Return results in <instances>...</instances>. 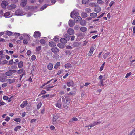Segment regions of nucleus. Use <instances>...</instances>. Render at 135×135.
I'll return each mask as SVG.
<instances>
[{"mask_svg": "<svg viewBox=\"0 0 135 135\" xmlns=\"http://www.w3.org/2000/svg\"><path fill=\"white\" fill-rule=\"evenodd\" d=\"M69 26L70 27H73L75 25V22L73 20L70 19L69 21Z\"/></svg>", "mask_w": 135, "mask_h": 135, "instance_id": "9b49d317", "label": "nucleus"}, {"mask_svg": "<svg viewBox=\"0 0 135 135\" xmlns=\"http://www.w3.org/2000/svg\"><path fill=\"white\" fill-rule=\"evenodd\" d=\"M31 53V51L30 50H28L27 52V54L28 55H30Z\"/></svg>", "mask_w": 135, "mask_h": 135, "instance_id": "774afa93", "label": "nucleus"}, {"mask_svg": "<svg viewBox=\"0 0 135 135\" xmlns=\"http://www.w3.org/2000/svg\"><path fill=\"white\" fill-rule=\"evenodd\" d=\"M60 42L63 44L66 43L67 42V39H66L64 38H62L60 40Z\"/></svg>", "mask_w": 135, "mask_h": 135, "instance_id": "b1692460", "label": "nucleus"}, {"mask_svg": "<svg viewBox=\"0 0 135 135\" xmlns=\"http://www.w3.org/2000/svg\"><path fill=\"white\" fill-rule=\"evenodd\" d=\"M59 117V114H54L53 119L52 123L53 124H55L57 122L56 120Z\"/></svg>", "mask_w": 135, "mask_h": 135, "instance_id": "f257e3e1", "label": "nucleus"}, {"mask_svg": "<svg viewBox=\"0 0 135 135\" xmlns=\"http://www.w3.org/2000/svg\"><path fill=\"white\" fill-rule=\"evenodd\" d=\"M80 30L83 32H85L87 30V28L85 27H82L80 28Z\"/></svg>", "mask_w": 135, "mask_h": 135, "instance_id": "2f4dec72", "label": "nucleus"}, {"mask_svg": "<svg viewBox=\"0 0 135 135\" xmlns=\"http://www.w3.org/2000/svg\"><path fill=\"white\" fill-rule=\"evenodd\" d=\"M65 52L66 54H70L72 53V51L71 50H67Z\"/></svg>", "mask_w": 135, "mask_h": 135, "instance_id": "79ce46f5", "label": "nucleus"}, {"mask_svg": "<svg viewBox=\"0 0 135 135\" xmlns=\"http://www.w3.org/2000/svg\"><path fill=\"white\" fill-rule=\"evenodd\" d=\"M48 6V4H46L42 6L40 8V9L43 10L46 8Z\"/></svg>", "mask_w": 135, "mask_h": 135, "instance_id": "72a5a7b5", "label": "nucleus"}, {"mask_svg": "<svg viewBox=\"0 0 135 135\" xmlns=\"http://www.w3.org/2000/svg\"><path fill=\"white\" fill-rule=\"evenodd\" d=\"M16 6L15 4H11L8 6L7 7V8L9 10H11L16 8Z\"/></svg>", "mask_w": 135, "mask_h": 135, "instance_id": "4468645a", "label": "nucleus"}, {"mask_svg": "<svg viewBox=\"0 0 135 135\" xmlns=\"http://www.w3.org/2000/svg\"><path fill=\"white\" fill-rule=\"evenodd\" d=\"M90 16L92 18H95L97 16V13H91L90 14Z\"/></svg>", "mask_w": 135, "mask_h": 135, "instance_id": "7c9ffc66", "label": "nucleus"}, {"mask_svg": "<svg viewBox=\"0 0 135 135\" xmlns=\"http://www.w3.org/2000/svg\"><path fill=\"white\" fill-rule=\"evenodd\" d=\"M36 56L34 55H33L31 57V60L32 61H33L36 59Z\"/></svg>", "mask_w": 135, "mask_h": 135, "instance_id": "5fc2aeb1", "label": "nucleus"}, {"mask_svg": "<svg viewBox=\"0 0 135 135\" xmlns=\"http://www.w3.org/2000/svg\"><path fill=\"white\" fill-rule=\"evenodd\" d=\"M76 92L75 91H71L68 94L69 95H74L76 94Z\"/></svg>", "mask_w": 135, "mask_h": 135, "instance_id": "4c0bfd02", "label": "nucleus"}, {"mask_svg": "<svg viewBox=\"0 0 135 135\" xmlns=\"http://www.w3.org/2000/svg\"><path fill=\"white\" fill-rule=\"evenodd\" d=\"M15 79H8L7 80V81H8L9 84H10L13 83L15 82Z\"/></svg>", "mask_w": 135, "mask_h": 135, "instance_id": "c85d7f7f", "label": "nucleus"}, {"mask_svg": "<svg viewBox=\"0 0 135 135\" xmlns=\"http://www.w3.org/2000/svg\"><path fill=\"white\" fill-rule=\"evenodd\" d=\"M15 13L16 15H21L23 13L22 9H18L15 12Z\"/></svg>", "mask_w": 135, "mask_h": 135, "instance_id": "7ed1b4c3", "label": "nucleus"}, {"mask_svg": "<svg viewBox=\"0 0 135 135\" xmlns=\"http://www.w3.org/2000/svg\"><path fill=\"white\" fill-rule=\"evenodd\" d=\"M80 44L78 42H75L72 45V46L74 47H78L80 45Z\"/></svg>", "mask_w": 135, "mask_h": 135, "instance_id": "c756f323", "label": "nucleus"}, {"mask_svg": "<svg viewBox=\"0 0 135 135\" xmlns=\"http://www.w3.org/2000/svg\"><path fill=\"white\" fill-rule=\"evenodd\" d=\"M10 15V13L9 12H7L4 14V16L6 17L9 16Z\"/></svg>", "mask_w": 135, "mask_h": 135, "instance_id": "603ef678", "label": "nucleus"}, {"mask_svg": "<svg viewBox=\"0 0 135 135\" xmlns=\"http://www.w3.org/2000/svg\"><path fill=\"white\" fill-rule=\"evenodd\" d=\"M82 20V18L80 16H77L75 18V22L76 23L79 22Z\"/></svg>", "mask_w": 135, "mask_h": 135, "instance_id": "9d476101", "label": "nucleus"}, {"mask_svg": "<svg viewBox=\"0 0 135 135\" xmlns=\"http://www.w3.org/2000/svg\"><path fill=\"white\" fill-rule=\"evenodd\" d=\"M67 85L69 87L71 86H74V84L73 81L71 80H70L67 83Z\"/></svg>", "mask_w": 135, "mask_h": 135, "instance_id": "f8f14e48", "label": "nucleus"}, {"mask_svg": "<svg viewBox=\"0 0 135 135\" xmlns=\"http://www.w3.org/2000/svg\"><path fill=\"white\" fill-rule=\"evenodd\" d=\"M56 106L57 107L59 108H60L61 107V104L59 103H57V104H56Z\"/></svg>", "mask_w": 135, "mask_h": 135, "instance_id": "13d9d810", "label": "nucleus"}, {"mask_svg": "<svg viewBox=\"0 0 135 135\" xmlns=\"http://www.w3.org/2000/svg\"><path fill=\"white\" fill-rule=\"evenodd\" d=\"M40 42L41 44H43L45 43V41L44 40L41 39L40 40Z\"/></svg>", "mask_w": 135, "mask_h": 135, "instance_id": "8fccbe9b", "label": "nucleus"}, {"mask_svg": "<svg viewBox=\"0 0 135 135\" xmlns=\"http://www.w3.org/2000/svg\"><path fill=\"white\" fill-rule=\"evenodd\" d=\"M81 16L83 18H85L87 17V14L85 12H83L81 13Z\"/></svg>", "mask_w": 135, "mask_h": 135, "instance_id": "6ab92c4d", "label": "nucleus"}, {"mask_svg": "<svg viewBox=\"0 0 135 135\" xmlns=\"http://www.w3.org/2000/svg\"><path fill=\"white\" fill-rule=\"evenodd\" d=\"M80 22V24L82 26H85L86 25V21L84 20H81Z\"/></svg>", "mask_w": 135, "mask_h": 135, "instance_id": "412c9836", "label": "nucleus"}, {"mask_svg": "<svg viewBox=\"0 0 135 135\" xmlns=\"http://www.w3.org/2000/svg\"><path fill=\"white\" fill-rule=\"evenodd\" d=\"M64 37L68 40H69L71 37L70 35L68 33H64Z\"/></svg>", "mask_w": 135, "mask_h": 135, "instance_id": "4be33fe9", "label": "nucleus"}, {"mask_svg": "<svg viewBox=\"0 0 135 135\" xmlns=\"http://www.w3.org/2000/svg\"><path fill=\"white\" fill-rule=\"evenodd\" d=\"M65 67L66 68L68 69L69 68H71L72 66L69 63H67L65 65Z\"/></svg>", "mask_w": 135, "mask_h": 135, "instance_id": "bb28decb", "label": "nucleus"}, {"mask_svg": "<svg viewBox=\"0 0 135 135\" xmlns=\"http://www.w3.org/2000/svg\"><path fill=\"white\" fill-rule=\"evenodd\" d=\"M52 52L55 54H56L59 51V49L57 47L53 48L51 49Z\"/></svg>", "mask_w": 135, "mask_h": 135, "instance_id": "f3484780", "label": "nucleus"}, {"mask_svg": "<svg viewBox=\"0 0 135 135\" xmlns=\"http://www.w3.org/2000/svg\"><path fill=\"white\" fill-rule=\"evenodd\" d=\"M79 28V26L78 25H76L74 27V28L76 30H78Z\"/></svg>", "mask_w": 135, "mask_h": 135, "instance_id": "680f3d73", "label": "nucleus"}, {"mask_svg": "<svg viewBox=\"0 0 135 135\" xmlns=\"http://www.w3.org/2000/svg\"><path fill=\"white\" fill-rule=\"evenodd\" d=\"M97 125V123H96V122L95 121L94 122H93L91 124L89 125L88 126H85V127H93L95 125Z\"/></svg>", "mask_w": 135, "mask_h": 135, "instance_id": "5701e85b", "label": "nucleus"}, {"mask_svg": "<svg viewBox=\"0 0 135 135\" xmlns=\"http://www.w3.org/2000/svg\"><path fill=\"white\" fill-rule=\"evenodd\" d=\"M89 0H83L82 3L83 4H85L88 2Z\"/></svg>", "mask_w": 135, "mask_h": 135, "instance_id": "37998d69", "label": "nucleus"}, {"mask_svg": "<svg viewBox=\"0 0 135 135\" xmlns=\"http://www.w3.org/2000/svg\"><path fill=\"white\" fill-rule=\"evenodd\" d=\"M67 32L70 35H72L74 33V31L72 28H69L68 29Z\"/></svg>", "mask_w": 135, "mask_h": 135, "instance_id": "ddd939ff", "label": "nucleus"}, {"mask_svg": "<svg viewBox=\"0 0 135 135\" xmlns=\"http://www.w3.org/2000/svg\"><path fill=\"white\" fill-rule=\"evenodd\" d=\"M53 67V65L51 63H50L47 66L48 69L50 70H51L52 69Z\"/></svg>", "mask_w": 135, "mask_h": 135, "instance_id": "a878e982", "label": "nucleus"}, {"mask_svg": "<svg viewBox=\"0 0 135 135\" xmlns=\"http://www.w3.org/2000/svg\"><path fill=\"white\" fill-rule=\"evenodd\" d=\"M23 43L24 44H27L28 43L27 40L25 39H24L23 40Z\"/></svg>", "mask_w": 135, "mask_h": 135, "instance_id": "bf43d9fd", "label": "nucleus"}, {"mask_svg": "<svg viewBox=\"0 0 135 135\" xmlns=\"http://www.w3.org/2000/svg\"><path fill=\"white\" fill-rule=\"evenodd\" d=\"M85 11L88 13H89L91 12V9L89 8H86L85 9Z\"/></svg>", "mask_w": 135, "mask_h": 135, "instance_id": "ea45409f", "label": "nucleus"}, {"mask_svg": "<svg viewBox=\"0 0 135 135\" xmlns=\"http://www.w3.org/2000/svg\"><path fill=\"white\" fill-rule=\"evenodd\" d=\"M79 13L75 11H73L71 13L70 15L71 17L72 18H74L75 16H78Z\"/></svg>", "mask_w": 135, "mask_h": 135, "instance_id": "20e7f679", "label": "nucleus"}, {"mask_svg": "<svg viewBox=\"0 0 135 135\" xmlns=\"http://www.w3.org/2000/svg\"><path fill=\"white\" fill-rule=\"evenodd\" d=\"M49 45L50 46L52 47H55L56 46V44L54 42H49Z\"/></svg>", "mask_w": 135, "mask_h": 135, "instance_id": "aec40b11", "label": "nucleus"}, {"mask_svg": "<svg viewBox=\"0 0 135 135\" xmlns=\"http://www.w3.org/2000/svg\"><path fill=\"white\" fill-rule=\"evenodd\" d=\"M114 3V2L113 1H111L109 4V6L111 7Z\"/></svg>", "mask_w": 135, "mask_h": 135, "instance_id": "338daca9", "label": "nucleus"}, {"mask_svg": "<svg viewBox=\"0 0 135 135\" xmlns=\"http://www.w3.org/2000/svg\"><path fill=\"white\" fill-rule=\"evenodd\" d=\"M105 64V62H104L103 63V64L101 66V67L100 69V71H101L103 70L104 67V64Z\"/></svg>", "mask_w": 135, "mask_h": 135, "instance_id": "09e8293b", "label": "nucleus"}, {"mask_svg": "<svg viewBox=\"0 0 135 135\" xmlns=\"http://www.w3.org/2000/svg\"><path fill=\"white\" fill-rule=\"evenodd\" d=\"M42 105V103L41 102H40L38 103V104L37 105V108L38 109H39L41 107Z\"/></svg>", "mask_w": 135, "mask_h": 135, "instance_id": "49530a36", "label": "nucleus"}, {"mask_svg": "<svg viewBox=\"0 0 135 135\" xmlns=\"http://www.w3.org/2000/svg\"><path fill=\"white\" fill-rule=\"evenodd\" d=\"M14 120L16 121L19 122L21 120V119L20 118H17L14 119H13Z\"/></svg>", "mask_w": 135, "mask_h": 135, "instance_id": "a18cd8bd", "label": "nucleus"}, {"mask_svg": "<svg viewBox=\"0 0 135 135\" xmlns=\"http://www.w3.org/2000/svg\"><path fill=\"white\" fill-rule=\"evenodd\" d=\"M97 3H90V4H89V5L90 6H91V7H93L94 6H96V4H97Z\"/></svg>", "mask_w": 135, "mask_h": 135, "instance_id": "de8ad7c7", "label": "nucleus"}, {"mask_svg": "<svg viewBox=\"0 0 135 135\" xmlns=\"http://www.w3.org/2000/svg\"><path fill=\"white\" fill-rule=\"evenodd\" d=\"M7 34L9 36H10L12 34V33L9 31H6Z\"/></svg>", "mask_w": 135, "mask_h": 135, "instance_id": "a19ab883", "label": "nucleus"}, {"mask_svg": "<svg viewBox=\"0 0 135 135\" xmlns=\"http://www.w3.org/2000/svg\"><path fill=\"white\" fill-rule=\"evenodd\" d=\"M34 36L35 38H38L41 36L40 32L38 31H36L35 32Z\"/></svg>", "mask_w": 135, "mask_h": 135, "instance_id": "6e6552de", "label": "nucleus"}, {"mask_svg": "<svg viewBox=\"0 0 135 135\" xmlns=\"http://www.w3.org/2000/svg\"><path fill=\"white\" fill-rule=\"evenodd\" d=\"M95 49V45H93L91 46L90 49L89 53V54L91 55L93 54L94 50Z\"/></svg>", "mask_w": 135, "mask_h": 135, "instance_id": "0eeeda50", "label": "nucleus"}, {"mask_svg": "<svg viewBox=\"0 0 135 135\" xmlns=\"http://www.w3.org/2000/svg\"><path fill=\"white\" fill-rule=\"evenodd\" d=\"M104 80V79H101L100 80L101 84L100 85V86H103L104 85V84L103 83V80Z\"/></svg>", "mask_w": 135, "mask_h": 135, "instance_id": "864d4df0", "label": "nucleus"}, {"mask_svg": "<svg viewBox=\"0 0 135 135\" xmlns=\"http://www.w3.org/2000/svg\"><path fill=\"white\" fill-rule=\"evenodd\" d=\"M6 77V76L4 75H3V76H0V81L3 82H5Z\"/></svg>", "mask_w": 135, "mask_h": 135, "instance_id": "dca6fc26", "label": "nucleus"}, {"mask_svg": "<svg viewBox=\"0 0 135 135\" xmlns=\"http://www.w3.org/2000/svg\"><path fill=\"white\" fill-rule=\"evenodd\" d=\"M10 118L9 117L7 116L6 117V118L5 119V120L6 121L8 122L9 121Z\"/></svg>", "mask_w": 135, "mask_h": 135, "instance_id": "0e129e2a", "label": "nucleus"}, {"mask_svg": "<svg viewBox=\"0 0 135 135\" xmlns=\"http://www.w3.org/2000/svg\"><path fill=\"white\" fill-rule=\"evenodd\" d=\"M8 62V61L6 60H5L3 61L2 62V64H7Z\"/></svg>", "mask_w": 135, "mask_h": 135, "instance_id": "e2e57ef3", "label": "nucleus"}, {"mask_svg": "<svg viewBox=\"0 0 135 135\" xmlns=\"http://www.w3.org/2000/svg\"><path fill=\"white\" fill-rule=\"evenodd\" d=\"M131 74V72H129L128 73H127L126 76H125V78H128V77H129V76Z\"/></svg>", "mask_w": 135, "mask_h": 135, "instance_id": "6e6d98bb", "label": "nucleus"}, {"mask_svg": "<svg viewBox=\"0 0 135 135\" xmlns=\"http://www.w3.org/2000/svg\"><path fill=\"white\" fill-rule=\"evenodd\" d=\"M8 3L5 1H3L2 2L1 6L3 8H5L6 6L8 5Z\"/></svg>", "mask_w": 135, "mask_h": 135, "instance_id": "39448f33", "label": "nucleus"}, {"mask_svg": "<svg viewBox=\"0 0 135 135\" xmlns=\"http://www.w3.org/2000/svg\"><path fill=\"white\" fill-rule=\"evenodd\" d=\"M21 128V126H18L15 128L14 131H17L18 129Z\"/></svg>", "mask_w": 135, "mask_h": 135, "instance_id": "f704fd0d", "label": "nucleus"}, {"mask_svg": "<svg viewBox=\"0 0 135 135\" xmlns=\"http://www.w3.org/2000/svg\"><path fill=\"white\" fill-rule=\"evenodd\" d=\"M60 64L59 62H57L55 65L54 67V68L55 69H57L58 68V67L60 65Z\"/></svg>", "mask_w": 135, "mask_h": 135, "instance_id": "58836bf2", "label": "nucleus"}, {"mask_svg": "<svg viewBox=\"0 0 135 135\" xmlns=\"http://www.w3.org/2000/svg\"><path fill=\"white\" fill-rule=\"evenodd\" d=\"M54 41L56 42H58L59 41V39L58 38L57 36H55L54 38Z\"/></svg>", "mask_w": 135, "mask_h": 135, "instance_id": "c9c22d12", "label": "nucleus"}, {"mask_svg": "<svg viewBox=\"0 0 135 135\" xmlns=\"http://www.w3.org/2000/svg\"><path fill=\"white\" fill-rule=\"evenodd\" d=\"M23 62L22 61H20L18 64V66L19 68H21L23 67Z\"/></svg>", "mask_w": 135, "mask_h": 135, "instance_id": "473e14b6", "label": "nucleus"}, {"mask_svg": "<svg viewBox=\"0 0 135 135\" xmlns=\"http://www.w3.org/2000/svg\"><path fill=\"white\" fill-rule=\"evenodd\" d=\"M54 87L53 86H49L46 89V90L47 91H49L50 90V88H52Z\"/></svg>", "mask_w": 135, "mask_h": 135, "instance_id": "69168bd1", "label": "nucleus"}, {"mask_svg": "<svg viewBox=\"0 0 135 135\" xmlns=\"http://www.w3.org/2000/svg\"><path fill=\"white\" fill-rule=\"evenodd\" d=\"M101 10L100 7L98 6H96L94 8V11L97 13L101 11Z\"/></svg>", "mask_w": 135, "mask_h": 135, "instance_id": "423d86ee", "label": "nucleus"}, {"mask_svg": "<svg viewBox=\"0 0 135 135\" xmlns=\"http://www.w3.org/2000/svg\"><path fill=\"white\" fill-rule=\"evenodd\" d=\"M23 69H21L18 71L17 73L18 74H21L23 72Z\"/></svg>", "mask_w": 135, "mask_h": 135, "instance_id": "c03bdc74", "label": "nucleus"}, {"mask_svg": "<svg viewBox=\"0 0 135 135\" xmlns=\"http://www.w3.org/2000/svg\"><path fill=\"white\" fill-rule=\"evenodd\" d=\"M27 0H21V2L20 4L21 6L24 7L27 4Z\"/></svg>", "mask_w": 135, "mask_h": 135, "instance_id": "1a4fd4ad", "label": "nucleus"}, {"mask_svg": "<svg viewBox=\"0 0 135 135\" xmlns=\"http://www.w3.org/2000/svg\"><path fill=\"white\" fill-rule=\"evenodd\" d=\"M78 120V119L76 117H74L72 118L70 121L69 122L71 123H74V121Z\"/></svg>", "mask_w": 135, "mask_h": 135, "instance_id": "cd10ccee", "label": "nucleus"}, {"mask_svg": "<svg viewBox=\"0 0 135 135\" xmlns=\"http://www.w3.org/2000/svg\"><path fill=\"white\" fill-rule=\"evenodd\" d=\"M110 54L109 52H107L105 53L103 55V57L104 59H106L108 56Z\"/></svg>", "mask_w": 135, "mask_h": 135, "instance_id": "e433bc0d", "label": "nucleus"}, {"mask_svg": "<svg viewBox=\"0 0 135 135\" xmlns=\"http://www.w3.org/2000/svg\"><path fill=\"white\" fill-rule=\"evenodd\" d=\"M97 2L98 3L101 4L103 3V1L101 0H98L97 1Z\"/></svg>", "mask_w": 135, "mask_h": 135, "instance_id": "3c124183", "label": "nucleus"}, {"mask_svg": "<svg viewBox=\"0 0 135 135\" xmlns=\"http://www.w3.org/2000/svg\"><path fill=\"white\" fill-rule=\"evenodd\" d=\"M28 104L27 101L25 100L20 105V107L22 108L25 107Z\"/></svg>", "mask_w": 135, "mask_h": 135, "instance_id": "2eb2a0df", "label": "nucleus"}, {"mask_svg": "<svg viewBox=\"0 0 135 135\" xmlns=\"http://www.w3.org/2000/svg\"><path fill=\"white\" fill-rule=\"evenodd\" d=\"M5 74L6 75L8 76L12 75V72L11 71V70H10L9 71L6 72Z\"/></svg>", "mask_w": 135, "mask_h": 135, "instance_id": "393cba45", "label": "nucleus"}, {"mask_svg": "<svg viewBox=\"0 0 135 135\" xmlns=\"http://www.w3.org/2000/svg\"><path fill=\"white\" fill-rule=\"evenodd\" d=\"M3 99L4 100H7L9 99V97L7 96H4L3 97Z\"/></svg>", "mask_w": 135, "mask_h": 135, "instance_id": "052dcab7", "label": "nucleus"}, {"mask_svg": "<svg viewBox=\"0 0 135 135\" xmlns=\"http://www.w3.org/2000/svg\"><path fill=\"white\" fill-rule=\"evenodd\" d=\"M41 46H39L37 47L36 48V50L37 51H39L41 50Z\"/></svg>", "mask_w": 135, "mask_h": 135, "instance_id": "4d7b16f0", "label": "nucleus"}, {"mask_svg": "<svg viewBox=\"0 0 135 135\" xmlns=\"http://www.w3.org/2000/svg\"><path fill=\"white\" fill-rule=\"evenodd\" d=\"M57 46L60 48H62L65 46V45L62 43H60L57 44Z\"/></svg>", "mask_w": 135, "mask_h": 135, "instance_id": "a211bd4d", "label": "nucleus"}, {"mask_svg": "<svg viewBox=\"0 0 135 135\" xmlns=\"http://www.w3.org/2000/svg\"><path fill=\"white\" fill-rule=\"evenodd\" d=\"M62 101L64 103L63 106L65 107L67 106L68 105L69 103V100L67 99L64 97L62 98Z\"/></svg>", "mask_w": 135, "mask_h": 135, "instance_id": "f03ea898", "label": "nucleus"}]
</instances>
